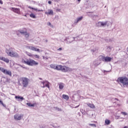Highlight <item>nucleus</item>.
Returning <instances> with one entry per match:
<instances>
[{"instance_id": "nucleus-1", "label": "nucleus", "mask_w": 128, "mask_h": 128, "mask_svg": "<svg viewBox=\"0 0 128 128\" xmlns=\"http://www.w3.org/2000/svg\"><path fill=\"white\" fill-rule=\"evenodd\" d=\"M6 52L8 56H10L11 58H20V55L16 52L14 51V48H10V46H6Z\"/></svg>"}, {"instance_id": "nucleus-2", "label": "nucleus", "mask_w": 128, "mask_h": 128, "mask_svg": "<svg viewBox=\"0 0 128 128\" xmlns=\"http://www.w3.org/2000/svg\"><path fill=\"white\" fill-rule=\"evenodd\" d=\"M116 82L122 86H128V78L126 76H121L118 78L116 80Z\"/></svg>"}, {"instance_id": "nucleus-3", "label": "nucleus", "mask_w": 128, "mask_h": 128, "mask_svg": "<svg viewBox=\"0 0 128 128\" xmlns=\"http://www.w3.org/2000/svg\"><path fill=\"white\" fill-rule=\"evenodd\" d=\"M22 62L23 64H26L30 66H38V62H36L32 58H26V60L22 59Z\"/></svg>"}, {"instance_id": "nucleus-4", "label": "nucleus", "mask_w": 128, "mask_h": 128, "mask_svg": "<svg viewBox=\"0 0 128 128\" xmlns=\"http://www.w3.org/2000/svg\"><path fill=\"white\" fill-rule=\"evenodd\" d=\"M29 80H28V78L25 77H22L20 78L18 82L20 84V82H22L23 88H28Z\"/></svg>"}, {"instance_id": "nucleus-5", "label": "nucleus", "mask_w": 128, "mask_h": 128, "mask_svg": "<svg viewBox=\"0 0 128 128\" xmlns=\"http://www.w3.org/2000/svg\"><path fill=\"white\" fill-rule=\"evenodd\" d=\"M59 70H61L63 72H72V70L66 66H62L60 65V68Z\"/></svg>"}, {"instance_id": "nucleus-6", "label": "nucleus", "mask_w": 128, "mask_h": 128, "mask_svg": "<svg viewBox=\"0 0 128 128\" xmlns=\"http://www.w3.org/2000/svg\"><path fill=\"white\" fill-rule=\"evenodd\" d=\"M50 68H53V70H60V65H56V64H51L50 65Z\"/></svg>"}, {"instance_id": "nucleus-7", "label": "nucleus", "mask_w": 128, "mask_h": 128, "mask_svg": "<svg viewBox=\"0 0 128 128\" xmlns=\"http://www.w3.org/2000/svg\"><path fill=\"white\" fill-rule=\"evenodd\" d=\"M20 34H24L25 38H28L30 36V34L26 31V29L20 31Z\"/></svg>"}, {"instance_id": "nucleus-8", "label": "nucleus", "mask_w": 128, "mask_h": 128, "mask_svg": "<svg viewBox=\"0 0 128 128\" xmlns=\"http://www.w3.org/2000/svg\"><path fill=\"white\" fill-rule=\"evenodd\" d=\"M10 10L18 14H20V8H11Z\"/></svg>"}, {"instance_id": "nucleus-9", "label": "nucleus", "mask_w": 128, "mask_h": 128, "mask_svg": "<svg viewBox=\"0 0 128 128\" xmlns=\"http://www.w3.org/2000/svg\"><path fill=\"white\" fill-rule=\"evenodd\" d=\"M42 84H43L42 88H48L50 89V82L48 81H43Z\"/></svg>"}, {"instance_id": "nucleus-10", "label": "nucleus", "mask_w": 128, "mask_h": 128, "mask_svg": "<svg viewBox=\"0 0 128 128\" xmlns=\"http://www.w3.org/2000/svg\"><path fill=\"white\" fill-rule=\"evenodd\" d=\"M2 72H4V74H8V76H12V72L10 70H8L4 68L2 69Z\"/></svg>"}, {"instance_id": "nucleus-11", "label": "nucleus", "mask_w": 128, "mask_h": 128, "mask_svg": "<svg viewBox=\"0 0 128 128\" xmlns=\"http://www.w3.org/2000/svg\"><path fill=\"white\" fill-rule=\"evenodd\" d=\"M23 116V115H18V114H16L14 116V118L16 120H20L22 118Z\"/></svg>"}, {"instance_id": "nucleus-12", "label": "nucleus", "mask_w": 128, "mask_h": 128, "mask_svg": "<svg viewBox=\"0 0 128 128\" xmlns=\"http://www.w3.org/2000/svg\"><path fill=\"white\" fill-rule=\"evenodd\" d=\"M112 60V58L110 57H106V56H104L102 57V61L103 62H111Z\"/></svg>"}, {"instance_id": "nucleus-13", "label": "nucleus", "mask_w": 128, "mask_h": 128, "mask_svg": "<svg viewBox=\"0 0 128 128\" xmlns=\"http://www.w3.org/2000/svg\"><path fill=\"white\" fill-rule=\"evenodd\" d=\"M15 98L16 100H18V102H22V100H24V97L21 96H16Z\"/></svg>"}, {"instance_id": "nucleus-14", "label": "nucleus", "mask_w": 128, "mask_h": 128, "mask_svg": "<svg viewBox=\"0 0 128 128\" xmlns=\"http://www.w3.org/2000/svg\"><path fill=\"white\" fill-rule=\"evenodd\" d=\"M45 14L47 16H54V11L52 10H48V12H45Z\"/></svg>"}, {"instance_id": "nucleus-15", "label": "nucleus", "mask_w": 128, "mask_h": 128, "mask_svg": "<svg viewBox=\"0 0 128 128\" xmlns=\"http://www.w3.org/2000/svg\"><path fill=\"white\" fill-rule=\"evenodd\" d=\"M28 48H29V50H34V52H40V49L36 48L34 46H28Z\"/></svg>"}, {"instance_id": "nucleus-16", "label": "nucleus", "mask_w": 128, "mask_h": 128, "mask_svg": "<svg viewBox=\"0 0 128 128\" xmlns=\"http://www.w3.org/2000/svg\"><path fill=\"white\" fill-rule=\"evenodd\" d=\"M100 24V26H104L106 24H108V22H98V24Z\"/></svg>"}, {"instance_id": "nucleus-17", "label": "nucleus", "mask_w": 128, "mask_h": 128, "mask_svg": "<svg viewBox=\"0 0 128 128\" xmlns=\"http://www.w3.org/2000/svg\"><path fill=\"white\" fill-rule=\"evenodd\" d=\"M1 60H2L3 62H6V64H8L10 62V60L8 58H6L4 57H2V59Z\"/></svg>"}, {"instance_id": "nucleus-18", "label": "nucleus", "mask_w": 128, "mask_h": 128, "mask_svg": "<svg viewBox=\"0 0 128 128\" xmlns=\"http://www.w3.org/2000/svg\"><path fill=\"white\" fill-rule=\"evenodd\" d=\"M1 60H2L3 62H6V64H8L10 62V60L8 58H6L4 57H2V59Z\"/></svg>"}, {"instance_id": "nucleus-19", "label": "nucleus", "mask_w": 128, "mask_h": 128, "mask_svg": "<svg viewBox=\"0 0 128 128\" xmlns=\"http://www.w3.org/2000/svg\"><path fill=\"white\" fill-rule=\"evenodd\" d=\"M87 106L89 108H96V106H94V104L88 103V104H87Z\"/></svg>"}, {"instance_id": "nucleus-20", "label": "nucleus", "mask_w": 128, "mask_h": 128, "mask_svg": "<svg viewBox=\"0 0 128 128\" xmlns=\"http://www.w3.org/2000/svg\"><path fill=\"white\" fill-rule=\"evenodd\" d=\"M64 88V83H60L59 84V88L60 90H62Z\"/></svg>"}, {"instance_id": "nucleus-21", "label": "nucleus", "mask_w": 128, "mask_h": 128, "mask_svg": "<svg viewBox=\"0 0 128 128\" xmlns=\"http://www.w3.org/2000/svg\"><path fill=\"white\" fill-rule=\"evenodd\" d=\"M28 8H30V10H38V12H44V10H38L37 8H34L32 7H30V6H29L28 7Z\"/></svg>"}, {"instance_id": "nucleus-22", "label": "nucleus", "mask_w": 128, "mask_h": 128, "mask_svg": "<svg viewBox=\"0 0 128 128\" xmlns=\"http://www.w3.org/2000/svg\"><path fill=\"white\" fill-rule=\"evenodd\" d=\"M62 98H64V100H68V98H70V97L68 96L66 94H63Z\"/></svg>"}, {"instance_id": "nucleus-23", "label": "nucleus", "mask_w": 128, "mask_h": 128, "mask_svg": "<svg viewBox=\"0 0 128 128\" xmlns=\"http://www.w3.org/2000/svg\"><path fill=\"white\" fill-rule=\"evenodd\" d=\"M105 124L107 126H108V124H110V120H108V119H106L105 120Z\"/></svg>"}, {"instance_id": "nucleus-24", "label": "nucleus", "mask_w": 128, "mask_h": 128, "mask_svg": "<svg viewBox=\"0 0 128 128\" xmlns=\"http://www.w3.org/2000/svg\"><path fill=\"white\" fill-rule=\"evenodd\" d=\"M36 104H32L31 103H26V105L28 106H30V107H34V105Z\"/></svg>"}, {"instance_id": "nucleus-25", "label": "nucleus", "mask_w": 128, "mask_h": 128, "mask_svg": "<svg viewBox=\"0 0 128 128\" xmlns=\"http://www.w3.org/2000/svg\"><path fill=\"white\" fill-rule=\"evenodd\" d=\"M30 17L32 18H36V15L34 14V13H31L30 14Z\"/></svg>"}, {"instance_id": "nucleus-26", "label": "nucleus", "mask_w": 128, "mask_h": 128, "mask_svg": "<svg viewBox=\"0 0 128 128\" xmlns=\"http://www.w3.org/2000/svg\"><path fill=\"white\" fill-rule=\"evenodd\" d=\"M89 126H94V128H96V124H90Z\"/></svg>"}, {"instance_id": "nucleus-27", "label": "nucleus", "mask_w": 128, "mask_h": 128, "mask_svg": "<svg viewBox=\"0 0 128 128\" xmlns=\"http://www.w3.org/2000/svg\"><path fill=\"white\" fill-rule=\"evenodd\" d=\"M82 20V16H81V17H80V18H78L77 22H78L80 20Z\"/></svg>"}, {"instance_id": "nucleus-28", "label": "nucleus", "mask_w": 128, "mask_h": 128, "mask_svg": "<svg viewBox=\"0 0 128 128\" xmlns=\"http://www.w3.org/2000/svg\"><path fill=\"white\" fill-rule=\"evenodd\" d=\"M34 58H40V56H38V54L34 55Z\"/></svg>"}, {"instance_id": "nucleus-29", "label": "nucleus", "mask_w": 128, "mask_h": 128, "mask_svg": "<svg viewBox=\"0 0 128 128\" xmlns=\"http://www.w3.org/2000/svg\"><path fill=\"white\" fill-rule=\"evenodd\" d=\"M56 110H58V112H62V109L61 108H60L58 107H56Z\"/></svg>"}, {"instance_id": "nucleus-30", "label": "nucleus", "mask_w": 128, "mask_h": 128, "mask_svg": "<svg viewBox=\"0 0 128 128\" xmlns=\"http://www.w3.org/2000/svg\"><path fill=\"white\" fill-rule=\"evenodd\" d=\"M121 114H123L124 116H127L128 115V113L126 112H122Z\"/></svg>"}, {"instance_id": "nucleus-31", "label": "nucleus", "mask_w": 128, "mask_h": 128, "mask_svg": "<svg viewBox=\"0 0 128 128\" xmlns=\"http://www.w3.org/2000/svg\"><path fill=\"white\" fill-rule=\"evenodd\" d=\"M27 54H28V56H34V55L32 54H30V53H28Z\"/></svg>"}, {"instance_id": "nucleus-32", "label": "nucleus", "mask_w": 128, "mask_h": 128, "mask_svg": "<svg viewBox=\"0 0 128 128\" xmlns=\"http://www.w3.org/2000/svg\"><path fill=\"white\" fill-rule=\"evenodd\" d=\"M0 104H1L4 106V102H2V100L0 99Z\"/></svg>"}, {"instance_id": "nucleus-33", "label": "nucleus", "mask_w": 128, "mask_h": 128, "mask_svg": "<svg viewBox=\"0 0 128 128\" xmlns=\"http://www.w3.org/2000/svg\"><path fill=\"white\" fill-rule=\"evenodd\" d=\"M0 4H4V2H2V0H0Z\"/></svg>"}, {"instance_id": "nucleus-34", "label": "nucleus", "mask_w": 128, "mask_h": 128, "mask_svg": "<svg viewBox=\"0 0 128 128\" xmlns=\"http://www.w3.org/2000/svg\"><path fill=\"white\" fill-rule=\"evenodd\" d=\"M48 3L49 4H52V1H48Z\"/></svg>"}, {"instance_id": "nucleus-35", "label": "nucleus", "mask_w": 128, "mask_h": 128, "mask_svg": "<svg viewBox=\"0 0 128 128\" xmlns=\"http://www.w3.org/2000/svg\"><path fill=\"white\" fill-rule=\"evenodd\" d=\"M62 48H60L58 49V50H62Z\"/></svg>"}, {"instance_id": "nucleus-36", "label": "nucleus", "mask_w": 128, "mask_h": 128, "mask_svg": "<svg viewBox=\"0 0 128 128\" xmlns=\"http://www.w3.org/2000/svg\"><path fill=\"white\" fill-rule=\"evenodd\" d=\"M56 12H60V9H57Z\"/></svg>"}, {"instance_id": "nucleus-37", "label": "nucleus", "mask_w": 128, "mask_h": 128, "mask_svg": "<svg viewBox=\"0 0 128 128\" xmlns=\"http://www.w3.org/2000/svg\"><path fill=\"white\" fill-rule=\"evenodd\" d=\"M52 24H50V22H48V26H51Z\"/></svg>"}, {"instance_id": "nucleus-38", "label": "nucleus", "mask_w": 128, "mask_h": 128, "mask_svg": "<svg viewBox=\"0 0 128 128\" xmlns=\"http://www.w3.org/2000/svg\"><path fill=\"white\" fill-rule=\"evenodd\" d=\"M2 67H0V70L1 71V72H2Z\"/></svg>"}, {"instance_id": "nucleus-39", "label": "nucleus", "mask_w": 128, "mask_h": 128, "mask_svg": "<svg viewBox=\"0 0 128 128\" xmlns=\"http://www.w3.org/2000/svg\"><path fill=\"white\" fill-rule=\"evenodd\" d=\"M2 56H0V60H2Z\"/></svg>"}, {"instance_id": "nucleus-40", "label": "nucleus", "mask_w": 128, "mask_h": 128, "mask_svg": "<svg viewBox=\"0 0 128 128\" xmlns=\"http://www.w3.org/2000/svg\"><path fill=\"white\" fill-rule=\"evenodd\" d=\"M124 128H128V126H124Z\"/></svg>"}, {"instance_id": "nucleus-41", "label": "nucleus", "mask_w": 128, "mask_h": 128, "mask_svg": "<svg viewBox=\"0 0 128 128\" xmlns=\"http://www.w3.org/2000/svg\"><path fill=\"white\" fill-rule=\"evenodd\" d=\"M115 100H118V98H115Z\"/></svg>"}, {"instance_id": "nucleus-42", "label": "nucleus", "mask_w": 128, "mask_h": 128, "mask_svg": "<svg viewBox=\"0 0 128 128\" xmlns=\"http://www.w3.org/2000/svg\"><path fill=\"white\" fill-rule=\"evenodd\" d=\"M78 106H80V105H78V106H76V108H78Z\"/></svg>"}, {"instance_id": "nucleus-43", "label": "nucleus", "mask_w": 128, "mask_h": 128, "mask_svg": "<svg viewBox=\"0 0 128 128\" xmlns=\"http://www.w3.org/2000/svg\"><path fill=\"white\" fill-rule=\"evenodd\" d=\"M78 0V2H80V0Z\"/></svg>"}, {"instance_id": "nucleus-44", "label": "nucleus", "mask_w": 128, "mask_h": 128, "mask_svg": "<svg viewBox=\"0 0 128 128\" xmlns=\"http://www.w3.org/2000/svg\"><path fill=\"white\" fill-rule=\"evenodd\" d=\"M94 122H96V121H94Z\"/></svg>"}, {"instance_id": "nucleus-45", "label": "nucleus", "mask_w": 128, "mask_h": 128, "mask_svg": "<svg viewBox=\"0 0 128 128\" xmlns=\"http://www.w3.org/2000/svg\"><path fill=\"white\" fill-rule=\"evenodd\" d=\"M13 96H14V94H13Z\"/></svg>"}]
</instances>
